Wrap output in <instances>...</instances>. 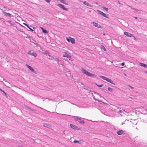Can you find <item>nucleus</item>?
Returning <instances> with one entry per match:
<instances>
[{
    "label": "nucleus",
    "instance_id": "obj_22",
    "mask_svg": "<svg viewBox=\"0 0 147 147\" xmlns=\"http://www.w3.org/2000/svg\"><path fill=\"white\" fill-rule=\"evenodd\" d=\"M102 8L105 10L106 11H107L108 10V8H106L105 7H102Z\"/></svg>",
    "mask_w": 147,
    "mask_h": 147
},
{
    "label": "nucleus",
    "instance_id": "obj_25",
    "mask_svg": "<svg viewBox=\"0 0 147 147\" xmlns=\"http://www.w3.org/2000/svg\"><path fill=\"white\" fill-rule=\"evenodd\" d=\"M29 30H31L32 31H33L34 30V28H33L34 30H33L32 28H28Z\"/></svg>",
    "mask_w": 147,
    "mask_h": 147
},
{
    "label": "nucleus",
    "instance_id": "obj_23",
    "mask_svg": "<svg viewBox=\"0 0 147 147\" xmlns=\"http://www.w3.org/2000/svg\"><path fill=\"white\" fill-rule=\"evenodd\" d=\"M108 90L109 91L112 92L113 91V89L111 88H110L109 87L108 88Z\"/></svg>",
    "mask_w": 147,
    "mask_h": 147
},
{
    "label": "nucleus",
    "instance_id": "obj_13",
    "mask_svg": "<svg viewBox=\"0 0 147 147\" xmlns=\"http://www.w3.org/2000/svg\"><path fill=\"white\" fill-rule=\"evenodd\" d=\"M124 131H123L122 130H120V131H118L117 132V134L118 135H121L122 134H124Z\"/></svg>",
    "mask_w": 147,
    "mask_h": 147
},
{
    "label": "nucleus",
    "instance_id": "obj_24",
    "mask_svg": "<svg viewBox=\"0 0 147 147\" xmlns=\"http://www.w3.org/2000/svg\"><path fill=\"white\" fill-rule=\"evenodd\" d=\"M8 16H11V14L8 13H5Z\"/></svg>",
    "mask_w": 147,
    "mask_h": 147
},
{
    "label": "nucleus",
    "instance_id": "obj_16",
    "mask_svg": "<svg viewBox=\"0 0 147 147\" xmlns=\"http://www.w3.org/2000/svg\"><path fill=\"white\" fill-rule=\"evenodd\" d=\"M26 66L32 71H34V69L31 66L28 65H26Z\"/></svg>",
    "mask_w": 147,
    "mask_h": 147
},
{
    "label": "nucleus",
    "instance_id": "obj_6",
    "mask_svg": "<svg viewBox=\"0 0 147 147\" xmlns=\"http://www.w3.org/2000/svg\"><path fill=\"white\" fill-rule=\"evenodd\" d=\"M97 11L98 13L99 14L101 15L102 16H103L104 17L107 18V16L105 13H103V12H102L100 11L99 10H97Z\"/></svg>",
    "mask_w": 147,
    "mask_h": 147
},
{
    "label": "nucleus",
    "instance_id": "obj_34",
    "mask_svg": "<svg viewBox=\"0 0 147 147\" xmlns=\"http://www.w3.org/2000/svg\"><path fill=\"white\" fill-rule=\"evenodd\" d=\"M136 19H137V18L136 17H134Z\"/></svg>",
    "mask_w": 147,
    "mask_h": 147
},
{
    "label": "nucleus",
    "instance_id": "obj_18",
    "mask_svg": "<svg viewBox=\"0 0 147 147\" xmlns=\"http://www.w3.org/2000/svg\"><path fill=\"white\" fill-rule=\"evenodd\" d=\"M82 72L84 74H86V72L87 71L85 70V69L84 68L82 69Z\"/></svg>",
    "mask_w": 147,
    "mask_h": 147
},
{
    "label": "nucleus",
    "instance_id": "obj_8",
    "mask_svg": "<svg viewBox=\"0 0 147 147\" xmlns=\"http://www.w3.org/2000/svg\"><path fill=\"white\" fill-rule=\"evenodd\" d=\"M43 126L44 127H47L48 128H50L51 127L50 124L45 123H43Z\"/></svg>",
    "mask_w": 147,
    "mask_h": 147
},
{
    "label": "nucleus",
    "instance_id": "obj_11",
    "mask_svg": "<svg viewBox=\"0 0 147 147\" xmlns=\"http://www.w3.org/2000/svg\"><path fill=\"white\" fill-rule=\"evenodd\" d=\"M83 3L84 5H86L87 6H89V7H92V6L91 4H90L88 3L86 1H84L83 2Z\"/></svg>",
    "mask_w": 147,
    "mask_h": 147
},
{
    "label": "nucleus",
    "instance_id": "obj_37",
    "mask_svg": "<svg viewBox=\"0 0 147 147\" xmlns=\"http://www.w3.org/2000/svg\"><path fill=\"white\" fill-rule=\"evenodd\" d=\"M4 94L5 95V96H6V95H7V94H6V93H5Z\"/></svg>",
    "mask_w": 147,
    "mask_h": 147
},
{
    "label": "nucleus",
    "instance_id": "obj_40",
    "mask_svg": "<svg viewBox=\"0 0 147 147\" xmlns=\"http://www.w3.org/2000/svg\"><path fill=\"white\" fill-rule=\"evenodd\" d=\"M57 1H59L60 0H57Z\"/></svg>",
    "mask_w": 147,
    "mask_h": 147
},
{
    "label": "nucleus",
    "instance_id": "obj_21",
    "mask_svg": "<svg viewBox=\"0 0 147 147\" xmlns=\"http://www.w3.org/2000/svg\"><path fill=\"white\" fill-rule=\"evenodd\" d=\"M101 48L102 49H103L104 51H107L105 47L103 45H101Z\"/></svg>",
    "mask_w": 147,
    "mask_h": 147
},
{
    "label": "nucleus",
    "instance_id": "obj_5",
    "mask_svg": "<svg viewBox=\"0 0 147 147\" xmlns=\"http://www.w3.org/2000/svg\"><path fill=\"white\" fill-rule=\"evenodd\" d=\"M57 5L61 8L62 9H63L65 10L66 11H68V9L65 8L64 7V5H63L61 4H59Z\"/></svg>",
    "mask_w": 147,
    "mask_h": 147
},
{
    "label": "nucleus",
    "instance_id": "obj_27",
    "mask_svg": "<svg viewBox=\"0 0 147 147\" xmlns=\"http://www.w3.org/2000/svg\"><path fill=\"white\" fill-rule=\"evenodd\" d=\"M45 1L47 3H49L50 1L49 0H45Z\"/></svg>",
    "mask_w": 147,
    "mask_h": 147
},
{
    "label": "nucleus",
    "instance_id": "obj_19",
    "mask_svg": "<svg viewBox=\"0 0 147 147\" xmlns=\"http://www.w3.org/2000/svg\"><path fill=\"white\" fill-rule=\"evenodd\" d=\"M60 0V2L61 3H62L66 5H68L67 3H66V2L64 0Z\"/></svg>",
    "mask_w": 147,
    "mask_h": 147
},
{
    "label": "nucleus",
    "instance_id": "obj_32",
    "mask_svg": "<svg viewBox=\"0 0 147 147\" xmlns=\"http://www.w3.org/2000/svg\"><path fill=\"white\" fill-rule=\"evenodd\" d=\"M25 25L28 27V28H30L27 24H25Z\"/></svg>",
    "mask_w": 147,
    "mask_h": 147
},
{
    "label": "nucleus",
    "instance_id": "obj_1",
    "mask_svg": "<svg viewBox=\"0 0 147 147\" xmlns=\"http://www.w3.org/2000/svg\"><path fill=\"white\" fill-rule=\"evenodd\" d=\"M66 39L68 42H69L70 41L71 42L72 44H74L75 43V40L74 39L72 38L70 36L69 37V39L67 38Z\"/></svg>",
    "mask_w": 147,
    "mask_h": 147
},
{
    "label": "nucleus",
    "instance_id": "obj_2",
    "mask_svg": "<svg viewBox=\"0 0 147 147\" xmlns=\"http://www.w3.org/2000/svg\"><path fill=\"white\" fill-rule=\"evenodd\" d=\"M63 57H67V58H69V60H71V56L69 55V54L68 53H67L66 52H64L63 53Z\"/></svg>",
    "mask_w": 147,
    "mask_h": 147
},
{
    "label": "nucleus",
    "instance_id": "obj_35",
    "mask_svg": "<svg viewBox=\"0 0 147 147\" xmlns=\"http://www.w3.org/2000/svg\"><path fill=\"white\" fill-rule=\"evenodd\" d=\"M2 92H3V93H4V94L5 93V92H4V91H2Z\"/></svg>",
    "mask_w": 147,
    "mask_h": 147
},
{
    "label": "nucleus",
    "instance_id": "obj_36",
    "mask_svg": "<svg viewBox=\"0 0 147 147\" xmlns=\"http://www.w3.org/2000/svg\"><path fill=\"white\" fill-rule=\"evenodd\" d=\"M0 91H1V92H2L3 90H2L0 88Z\"/></svg>",
    "mask_w": 147,
    "mask_h": 147
},
{
    "label": "nucleus",
    "instance_id": "obj_10",
    "mask_svg": "<svg viewBox=\"0 0 147 147\" xmlns=\"http://www.w3.org/2000/svg\"><path fill=\"white\" fill-rule=\"evenodd\" d=\"M124 34L126 36H129V37H131V36H133V35L132 34H130V33L128 32H124Z\"/></svg>",
    "mask_w": 147,
    "mask_h": 147
},
{
    "label": "nucleus",
    "instance_id": "obj_15",
    "mask_svg": "<svg viewBox=\"0 0 147 147\" xmlns=\"http://www.w3.org/2000/svg\"><path fill=\"white\" fill-rule=\"evenodd\" d=\"M91 24L93 25L95 27H97L98 28V24L94 22H92L91 23Z\"/></svg>",
    "mask_w": 147,
    "mask_h": 147
},
{
    "label": "nucleus",
    "instance_id": "obj_28",
    "mask_svg": "<svg viewBox=\"0 0 147 147\" xmlns=\"http://www.w3.org/2000/svg\"><path fill=\"white\" fill-rule=\"evenodd\" d=\"M97 86L99 87H101L102 86V84H101L100 85H97Z\"/></svg>",
    "mask_w": 147,
    "mask_h": 147
},
{
    "label": "nucleus",
    "instance_id": "obj_29",
    "mask_svg": "<svg viewBox=\"0 0 147 147\" xmlns=\"http://www.w3.org/2000/svg\"><path fill=\"white\" fill-rule=\"evenodd\" d=\"M125 65V63L124 62H123L122 63H121V65L122 66H124Z\"/></svg>",
    "mask_w": 147,
    "mask_h": 147
},
{
    "label": "nucleus",
    "instance_id": "obj_39",
    "mask_svg": "<svg viewBox=\"0 0 147 147\" xmlns=\"http://www.w3.org/2000/svg\"><path fill=\"white\" fill-rule=\"evenodd\" d=\"M146 73H147V71H146Z\"/></svg>",
    "mask_w": 147,
    "mask_h": 147
},
{
    "label": "nucleus",
    "instance_id": "obj_17",
    "mask_svg": "<svg viewBox=\"0 0 147 147\" xmlns=\"http://www.w3.org/2000/svg\"><path fill=\"white\" fill-rule=\"evenodd\" d=\"M140 65L141 66L144 67L146 68H147V65L145 64L142 63H140Z\"/></svg>",
    "mask_w": 147,
    "mask_h": 147
},
{
    "label": "nucleus",
    "instance_id": "obj_20",
    "mask_svg": "<svg viewBox=\"0 0 147 147\" xmlns=\"http://www.w3.org/2000/svg\"><path fill=\"white\" fill-rule=\"evenodd\" d=\"M41 29H42L43 33H48V32L46 30L44 29L43 28H41Z\"/></svg>",
    "mask_w": 147,
    "mask_h": 147
},
{
    "label": "nucleus",
    "instance_id": "obj_38",
    "mask_svg": "<svg viewBox=\"0 0 147 147\" xmlns=\"http://www.w3.org/2000/svg\"><path fill=\"white\" fill-rule=\"evenodd\" d=\"M129 98L131 99H132V98L131 97H129Z\"/></svg>",
    "mask_w": 147,
    "mask_h": 147
},
{
    "label": "nucleus",
    "instance_id": "obj_14",
    "mask_svg": "<svg viewBox=\"0 0 147 147\" xmlns=\"http://www.w3.org/2000/svg\"><path fill=\"white\" fill-rule=\"evenodd\" d=\"M74 142L75 143H79V144H82L83 142L82 140L78 141L76 140H75L74 141Z\"/></svg>",
    "mask_w": 147,
    "mask_h": 147
},
{
    "label": "nucleus",
    "instance_id": "obj_12",
    "mask_svg": "<svg viewBox=\"0 0 147 147\" xmlns=\"http://www.w3.org/2000/svg\"><path fill=\"white\" fill-rule=\"evenodd\" d=\"M71 127L74 129H76L77 128V127L75 125L72 124H70V125Z\"/></svg>",
    "mask_w": 147,
    "mask_h": 147
},
{
    "label": "nucleus",
    "instance_id": "obj_4",
    "mask_svg": "<svg viewBox=\"0 0 147 147\" xmlns=\"http://www.w3.org/2000/svg\"><path fill=\"white\" fill-rule=\"evenodd\" d=\"M28 54L34 56L35 57H36L37 56V54L36 53L32 51H30L28 53Z\"/></svg>",
    "mask_w": 147,
    "mask_h": 147
},
{
    "label": "nucleus",
    "instance_id": "obj_9",
    "mask_svg": "<svg viewBox=\"0 0 147 147\" xmlns=\"http://www.w3.org/2000/svg\"><path fill=\"white\" fill-rule=\"evenodd\" d=\"M77 121H78L80 123L84 124V121L82 120L81 119L77 118L76 119Z\"/></svg>",
    "mask_w": 147,
    "mask_h": 147
},
{
    "label": "nucleus",
    "instance_id": "obj_31",
    "mask_svg": "<svg viewBox=\"0 0 147 147\" xmlns=\"http://www.w3.org/2000/svg\"><path fill=\"white\" fill-rule=\"evenodd\" d=\"M131 8L133 9H134V10H135V8H132V7H131Z\"/></svg>",
    "mask_w": 147,
    "mask_h": 147
},
{
    "label": "nucleus",
    "instance_id": "obj_3",
    "mask_svg": "<svg viewBox=\"0 0 147 147\" xmlns=\"http://www.w3.org/2000/svg\"><path fill=\"white\" fill-rule=\"evenodd\" d=\"M100 78H102V79L105 80L107 81L108 82H109L112 83L111 80L110 79L108 78L105 76H100Z\"/></svg>",
    "mask_w": 147,
    "mask_h": 147
},
{
    "label": "nucleus",
    "instance_id": "obj_30",
    "mask_svg": "<svg viewBox=\"0 0 147 147\" xmlns=\"http://www.w3.org/2000/svg\"><path fill=\"white\" fill-rule=\"evenodd\" d=\"M134 39L136 40H137L138 38L137 37H134Z\"/></svg>",
    "mask_w": 147,
    "mask_h": 147
},
{
    "label": "nucleus",
    "instance_id": "obj_33",
    "mask_svg": "<svg viewBox=\"0 0 147 147\" xmlns=\"http://www.w3.org/2000/svg\"><path fill=\"white\" fill-rule=\"evenodd\" d=\"M135 11H138V9H135Z\"/></svg>",
    "mask_w": 147,
    "mask_h": 147
},
{
    "label": "nucleus",
    "instance_id": "obj_26",
    "mask_svg": "<svg viewBox=\"0 0 147 147\" xmlns=\"http://www.w3.org/2000/svg\"><path fill=\"white\" fill-rule=\"evenodd\" d=\"M128 86L130 87V88L131 89H133L134 88L133 87H132L131 86H130V85H128Z\"/></svg>",
    "mask_w": 147,
    "mask_h": 147
},
{
    "label": "nucleus",
    "instance_id": "obj_7",
    "mask_svg": "<svg viewBox=\"0 0 147 147\" xmlns=\"http://www.w3.org/2000/svg\"><path fill=\"white\" fill-rule=\"evenodd\" d=\"M86 72V73L85 74H86L88 76H89L91 77L96 76V75L95 74H92L88 71Z\"/></svg>",
    "mask_w": 147,
    "mask_h": 147
}]
</instances>
